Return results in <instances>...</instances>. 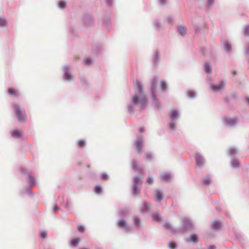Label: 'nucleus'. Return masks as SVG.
Masks as SVG:
<instances>
[{
	"label": "nucleus",
	"mask_w": 249,
	"mask_h": 249,
	"mask_svg": "<svg viewBox=\"0 0 249 249\" xmlns=\"http://www.w3.org/2000/svg\"><path fill=\"white\" fill-rule=\"evenodd\" d=\"M231 166L233 168H237L239 167V163L237 160L235 158H233L231 162Z\"/></svg>",
	"instance_id": "obj_33"
},
{
	"label": "nucleus",
	"mask_w": 249,
	"mask_h": 249,
	"mask_svg": "<svg viewBox=\"0 0 249 249\" xmlns=\"http://www.w3.org/2000/svg\"><path fill=\"white\" fill-rule=\"evenodd\" d=\"M168 0H158V2L160 5L164 6L166 5Z\"/></svg>",
	"instance_id": "obj_52"
},
{
	"label": "nucleus",
	"mask_w": 249,
	"mask_h": 249,
	"mask_svg": "<svg viewBox=\"0 0 249 249\" xmlns=\"http://www.w3.org/2000/svg\"><path fill=\"white\" fill-rule=\"evenodd\" d=\"M153 26L154 29L156 30H160L163 28V26H162L161 25L160 20L159 19H156L154 21V22L153 23Z\"/></svg>",
	"instance_id": "obj_22"
},
{
	"label": "nucleus",
	"mask_w": 249,
	"mask_h": 249,
	"mask_svg": "<svg viewBox=\"0 0 249 249\" xmlns=\"http://www.w3.org/2000/svg\"><path fill=\"white\" fill-rule=\"evenodd\" d=\"M168 247L170 249H176L177 248V245L176 243L171 242L169 243Z\"/></svg>",
	"instance_id": "obj_47"
},
{
	"label": "nucleus",
	"mask_w": 249,
	"mask_h": 249,
	"mask_svg": "<svg viewBox=\"0 0 249 249\" xmlns=\"http://www.w3.org/2000/svg\"><path fill=\"white\" fill-rule=\"evenodd\" d=\"M110 22V18L109 16L104 17L103 19L104 25L107 27L109 26Z\"/></svg>",
	"instance_id": "obj_34"
},
{
	"label": "nucleus",
	"mask_w": 249,
	"mask_h": 249,
	"mask_svg": "<svg viewBox=\"0 0 249 249\" xmlns=\"http://www.w3.org/2000/svg\"><path fill=\"white\" fill-rule=\"evenodd\" d=\"M157 77L154 76L151 82V98L152 103L155 107L157 109H160L161 108V104H160L158 98L156 95V86H157Z\"/></svg>",
	"instance_id": "obj_3"
},
{
	"label": "nucleus",
	"mask_w": 249,
	"mask_h": 249,
	"mask_svg": "<svg viewBox=\"0 0 249 249\" xmlns=\"http://www.w3.org/2000/svg\"><path fill=\"white\" fill-rule=\"evenodd\" d=\"M95 249H101L98 247H96Z\"/></svg>",
	"instance_id": "obj_64"
},
{
	"label": "nucleus",
	"mask_w": 249,
	"mask_h": 249,
	"mask_svg": "<svg viewBox=\"0 0 249 249\" xmlns=\"http://www.w3.org/2000/svg\"><path fill=\"white\" fill-rule=\"evenodd\" d=\"M187 94L188 96L190 98H194L196 96V93L193 91H188Z\"/></svg>",
	"instance_id": "obj_44"
},
{
	"label": "nucleus",
	"mask_w": 249,
	"mask_h": 249,
	"mask_svg": "<svg viewBox=\"0 0 249 249\" xmlns=\"http://www.w3.org/2000/svg\"><path fill=\"white\" fill-rule=\"evenodd\" d=\"M152 61L154 65L158 64L160 61V53L158 51H156L153 54Z\"/></svg>",
	"instance_id": "obj_20"
},
{
	"label": "nucleus",
	"mask_w": 249,
	"mask_h": 249,
	"mask_svg": "<svg viewBox=\"0 0 249 249\" xmlns=\"http://www.w3.org/2000/svg\"><path fill=\"white\" fill-rule=\"evenodd\" d=\"M223 46L225 49V50L227 53H230L231 50V44L228 41H225L223 42Z\"/></svg>",
	"instance_id": "obj_29"
},
{
	"label": "nucleus",
	"mask_w": 249,
	"mask_h": 249,
	"mask_svg": "<svg viewBox=\"0 0 249 249\" xmlns=\"http://www.w3.org/2000/svg\"><path fill=\"white\" fill-rule=\"evenodd\" d=\"M12 137L15 138H19L21 136V133L18 130H14L11 132Z\"/></svg>",
	"instance_id": "obj_30"
},
{
	"label": "nucleus",
	"mask_w": 249,
	"mask_h": 249,
	"mask_svg": "<svg viewBox=\"0 0 249 249\" xmlns=\"http://www.w3.org/2000/svg\"><path fill=\"white\" fill-rule=\"evenodd\" d=\"M226 82L224 80L220 81L217 84H214L212 83H209L210 89L214 92H218L224 91L225 89Z\"/></svg>",
	"instance_id": "obj_9"
},
{
	"label": "nucleus",
	"mask_w": 249,
	"mask_h": 249,
	"mask_svg": "<svg viewBox=\"0 0 249 249\" xmlns=\"http://www.w3.org/2000/svg\"><path fill=\"white\" fill-rule=\"evenodd\" d=\"M64 207L68 211L70 210L72 208L71 203L68 200L65 204Z\"/></svg>",
	"instance_id": "obj_43"
},
{
	"label": "nucleus",
	"mask_w": 249,
	"mask_h": 249,
	"mask_svg": "<svg viewBox=\"0 0 249 249\" xmlns=\"http://www.w3.org/2000/svg\"><path fill=\"white\" fill-rule=\"evenodd\" d=\"M245 53L248 56H249V44L246 47Z\"/></svg>",
	"instance_id": "obj_56"
},
{
	"label": "nucleus",
	"mask_w": 249,
	"mask_h": 249,
	"mask_svg": "<svg viewBox=\"0 0 249 249\" xmlns=\"http://www.w3.org/2000/svg\"><path fill=\"white\" fill-rule=\"evenodd\" d=\"M244 35L245 36H249V25H246L244 28Z\"/></svg>",
	"instance_id": "obj_45"
},
{
	"label": "nucleus",
	"mask_w": 249,
	"mask_h": 249,
	"mask_svg": "<svg viewBox=\"0 0 249 249\" xmlns=\"http://www.w3.org/2000/svg\"><path fill=\"white\" fill-rule=\"evenodd\" d=\"M135 95H131L130 102L127 105L128 112L133 114L136 107H138L140 111L143 110L147 104L148 98L143 92V88L142 83L137 80L135 85Z\"/></svg>",
	"instance_id": "obj_1"
},
{
	"label": "nucleus",
	"mask_w": 249,
	"mask_h": 249,
	"mask_svg": "<svg viewBox=\"0 0 249 249\" xmlns=\"http://www.w3.org/2000/svg\"><path fill=\"white\" fill-rule=\"evenodd\" d=\"M40 236L41 238H45L47 236V232L45 231H41L40 232Z\"/></svg>",
	"instance_id": "obj_49"
},
{
	"label": "nucleus",
	"mask_w": 249,
	"mask_h": 249,
	"mask_svg": "<svg viewBox=\"0 0 249 249\" xmlns=\"http://www.w3.org/2000/svg\"><path fill=\"white\" fill-rule=\"evenodd\" d=\"M80 249H89L87 248H81Z\"/></svg>",
	"instance_id": "obj_63"
},
{
	"label": "nucleus",
	"mask_w": 249,
	"mask_h": 249,
	"mask_svg": "<svg viewBox=\"0 0 249 249\" xmlns=\"http://www.w3.org/2000/svg\"><path fill=\"white\" fill-rule=\"evenodd\" d=\"M222 121L225 126L229 127H235L239 122L238 119L237 117H231L229 116L224 117L223 118Z\"/></svg>",
	"instance_id": "obj_8"
},
{
	"label": "nucleus",
	"mask_w": 249,
	"mask_h": 249,
	"mask_svg": "<svg viewBox=\"0 0 249 249\" xmlns=\"http://www.w3.org/2000/svg\"><path fill=\"white\" fill-rule=\"evenodd\" d=\"M78 231L81 233H84L85 232V228L84 226L80 225L78 226L77 228Z\"/></svg>",
	"instance_id": "obj_53"
},
{
	"label": "nucleus",
	"mask_w": 249,
	"mask_h": 249,
	"mask_svg": "<svg viewBox=\"0 0 249 249\" xmlns=\"http://www.w3.org/2000/svg\"><path fill=\"white\" fill-rule=\"evenodd\" d=\"M146 182L147 184H152L153 183V179L152 178L149 177L147 178V179L146 180Z\"/></svg>",
	"instance_id": "obj_54"
},
{
	"label": "nucleus",
	"mask_w": 249,
	"mask_h": 249,
	"mask_svg": "<svg viewBox=\"0 0 249 249\" xmlns=\"http://www.w3.org/2000/svg\"><path fill=\"white\" fill-rule=\"evenodd\" d=\"M151 205L150 202H147L144 200L142 201V207L141 209V212L142 213H145L148 211L150 206Z\"/></svg>",
	"instance_id": "obj_18"
},
{
	"label": "nucleus",
	"mask_w": 249,
	"mask_h": 249,
	"mask_svg": "<svg viewBox=\"0 0 249 249\" xmlns=\"http://www.w3.org/2000/svg\"><path fill=\"white\" fill-rule=\"evenodd\" d=\"M13 107L18 121L20 123L25 122L27 119L24 107L17 103H13Z\"/></svg>",
	"instance_id": "obj_2"
},
{
	"label": "nucleus",
	"mask_w": 249,
	"mask_h": 249,
	"mask_svg": "<svg viewBox=\"0 0 249 249\" xmlns=\"http://www.w3.org/2000/svg\"><path fill=\"white\" fill-rule=\"evenodd\" d=\"M7 21L3 17H0V27H5L7 25Z\"/></svg>",
	"instance_id": "obj_39"
},
{
	"label": "nucleus",
	"mask_w": 249,
	"mask_h": 249,
	"mask_svg": "<svg viewBox=\"0 0 249 249\" xmlns=\"http://www.w3.org/2000/svg\"><path fill=\"white\" fill-rule=\"evenodd\" d=\"M236 71H235V70H233V71H232V74L233 75H235V74H236Z\"/></svg>",
	"instance_id": "obj_61"
},
{
	"label": "nucleus",
	"mask_w": 249,
	"mask_h": 249,
	"mask_svg": "<svg viewBox=\"0 0 249 249\" xmlns=\"http://www.w3.org/2000/svg\"><path fill=\"white\" fill-rule=\"evenodd\" d=\"M205 50V49H202L201 50V53L203 55H205V53H204V50Z\"/></svg>",
	"instance_id": "obj_60"
},
{
	"label": "nucleus",
	"mask_w": 249,
	"mask_h": 249,
	"mask_svg": "<svg viewBox=\"0 0 249 249\" xmlns=\"http://www.w3.org/2000/svg\"><path fill=\"white\" fill-rule=\"evenodd\" d=\"M87 142L84 139H80L77 141L76 144L79 149H82L86 145Z\"/></svg>",
	"instance_id": "obj_26"
},
{
	"label": "nucleus",
	"mask_w": 249,
	"mask_h": 249,
	"mask_svg": "<svg viewBox=\"0 0 249 249\" xmlns=\"http://www.w3.org/2000/svg\"><path fill=\"white\" fill-rule=\"evenodd\" d=\"M142 185V180L138 176H135L133 179V194L134 195L140 193Z\"/></svg>",
	"instance_id": "obj_10"
},
{
	"label": "nucleus",
	"mask_w": 249,
	"mask_h": 249,
	"mask_svg": "<svg viewBox=\"0 0 249 249\" xmlns=\"http://www.w3.org/2000/svg\"><path fill=\"white\" fill-rule=\"evenodd\" d=\"M84 63L86 65H89L92 63V60L90 58H87L84 60Z\"/></svg>",
	"instance_id": "obj_50"
},
{
	"label": "nucleus",
	"mask_w": 249,
	"mask_h": 249,
	"mask_svg": "<svg viewBox=\"0 0 249 249\" xmlns=\"http://www.w3.org/2000/svg\"><path fill=\"white\" fill-rule=\"evenodd\" d=\"M106 2L108 6L111 7L113 4V0H106Z\"/></svg>",
	"instance_id": "obj_55"
},
{
	"label": "nucleus",
	"mask_w": 249,
	"mask_h": 249,
	"mask_svg": "<svg viewBox=\"0 0 249 249\" xmlns=\"http://www.w3.org/2000/svg\"><path fill=\"white\" fill-rule=\"evenodd\" d=\"M101 178L103 180H106L108 178V176L106 173H102L101 175Z\"/></svg>",
	"instance_id": "obj_51"
},
{
	"label": "nucleus",
	"mask_w": 249,
	"mask_h": 249,
	"mask_svg": "<svg viewBox=\"0 0 249 249\" xmlns=\"http://www.w3.org/2000/svg\"><path fill=\"white\" fill-rule=\"evenodd\" d=\"M117 225L119 228L123 229L124 231L126 233H130L132 231V227L127 224L126 221L124 219H121L118 220Z\"/></svg>",
	"instance_id": "obj_11"
},
{
	"label": "nucleus",
	"mask_w": 249,
	"mask_h": 249,
	"mask_svg": "<svg viewBox=\"0 0 249 249\" xmlns=\"http://www.w3.org/2000/svg\"><path fill=\"white\" fill-rule=\"evenodd\" d=\"M164 227L166 228L167 229L170 230L174 233H179L180 232L179 229H178H178L174 228L172 226V225L168 222L165 223L164 224Z\"/></svg>",
	"instance_id": "obj_19"
},
{
	"label": "nucleus",
	"mask_w": 249,
	"mask_h": 249,
	"mask_svg": "<svg viewBox=\"0 0 249 249\" xmlns=\"http://www.w3.org/2000/svg\"><path fill=\"white\" fill-rule=\"evenodd\" d=\"M78 243L79 241L77 239L74 238L71 240V245L72 247H75L78 245Z\"/></svg>",
	"instance_id": "obj_48"
},
{
	"label": "nucleus",
	"mask_w": 249,
	"mask_h": 249,
	"mask_svg": "<svg viewBox=\"0 0 249 249\" xmlns=\"http://www.w3.org/2000/svg\"><path fill=\"white\" fill-rule=\"evenodd\" d=\"M238 150L234 147H231L228 150V154L230 156H233L237 153Z\"/></svg>",
	"instance_id": "obj_32"
},
{
	"label": "nucleus",
	"mask_w": 249,
	"mask_h": 249,
	"mask_svg": "<svg viewBox=\"0 0 249 249\" xmlns=\"http://www.w3.org/2000/svg\"><path fill=\"white\" fill-rule=\"evenodd\" d=\"M145 156H146V159L147 160H149V161L152 160L154 158V156H153L152 154L150 152L145 153Z\"/></svg>",
	"instance_id": "obj_41"
},
{
	"label": "nucleus",
	"mask_w": 249,
	"mask_h": 249,
	"mask_svg": "<svg viewBox=\"0 0 249 249\" xmlns=\"http://www.w3.org/2000/svg\"><path fill=\"white\" fill-rule=\"evenodd\" d=\"M194 229V225L192 221L188 218L185 217L183 219L181 224V228H178L180 232H185L192 230Z\"/></svg>",
	"instance_id": "obj_7"
},
{
	"label": "nucleus",
	"mask_w": 249,
	"mask_h": 249,
	"mask_svg": "<svg viewBox=\"0 0 249 249\" xmlns=\"http://www.w3.org/2000/svg\"><path fill=\"white\" fill-rule=\"evenodd\" d=\"M59 209V208L57 205H55L53 208V212H54L55 211L58 210Z\"/></svg>",
	"instance_id": "obj_58"
},
{
	"label": "nucleus",
	"mask_w": 249,
	"mask_h": 249,
	"mask_svg": "<svg viewBox=\"0 0 249 249\" xmlns=\"http://www.w3.org/2000/svg\"><path fill=\"white\" fill-rule=\"evenodd\" d=\"M185 241L187 242H191L193 243H196L198 241V236L195 233L192 234L189 238H186Z\"/></svg>",
	"instance_id": "obj_21"
},
{
	"label": "nucleus",
	"mask_w": 249,
	"mask_h": 249,
	"mask_svg": "<svg viewBox=\"0 0 249 249\" xmlns=\"http://www.w3.org/2000/svg\"><path fill=\"white\" fill-rule=\"evenodd\" d=\"M211 182V178L209 177H207L206 178H204L202 179V183L203 185L208 186L210 184Z\"/></svg>",
	"instance_id": "obj_36"
},
{
	"label": "nucleus",
	"mask_w": 249,
	"mask_h": 249,
	"mask_svg": "<svg viewBox=\"0 0 249 249\" xmlns=\"http://www.w3.org/2000/svg\"><path fill=\"white\" fill-rule=\"evenodd\" d=\"M134 227L138 230H140L141 226V219L139 216H134L132 218Z\"/></svg>",
	"instance_id": "obj_17"
},
{
	"label": "nucleus",
	"mask_w": 249,
	"mask_h": 249,
	"mask_svg": "<svg viewBox=\"0 0 249 249\" xmlns=\"http://www.w3.org/2000/svg\"><path fill=\"white\" fill-rule=\"evenodd\" d=\"M143 146V140L142 137L137 136L135 142L136 151L138 155L142 153Z\"/></svg>",
	"instance_id": "obj_13"
},
{
	"label": "nucleus",
	"mask_w": 249,
	"mask_h": 249,
	"mask_svg": "<svg viewBox=\"0 0 249 249\" xmlns=\"http://www.w3.org/2000/svg\"><path fill=\"white\" fill-rule=\"evenodd\" d=\"M63 79L67 82H70L74 79V75L71 72V67L70 66L66 65L62 68Z\"/></svg>",
	"instance_id": "obj_5"
},
{
	"label": "nucleus",
	"mask_w": 249,
	"mask_h": 249,
	"mask_svg": "<svg viewBox=\"0 0 249 249\" xmlns=\"http://www.w3.org/2000/svg\"><path fill=\"white\" fill-rule=\"evenodd\" d=\"M160 178L161 181L166 182L171 178V175L167 173H162L160 174Z\"/></svg>",
	"instance_id": "obj_23"
},
{
	"label": "nucleus",
	"mask_w": 249,
	"mask_h": 249,
	"mask_svg": "<svg viewBox=\"0 0 249 249\" xmlns=\"http://www.w3.org/2000/svg\"><path fill=\"white\" fill-rule=\"evenodd\" d=\"M102 191V188L100 185H96L94 188V192L97 194H100Z\"/></svg>",
	"instance_id": "obj_42"
},
{
	"label": "nucleus",
	"mask_w": 249,
	"mask_h": 249,
	"mask_svg": "<svg viewBox=\"0 0 249 249\" xmlns=\"http://www.w3.org/2000/svg\"><path fill=\"white\" fill-rule=\"evenodd\" d=\"M246 101H247V103L249 105V97L246 98Z\"/></svg>",
	"instance_id": "obj_62"
},
{
	"label": "nucleus",
	"mask_w": 249,
	"mask_h": 249,
	"mask_svg": "<svg viewBox=\"0 0 249 249\" xmlns=\"http://www.w3.org/2000/svg\"><path fill=\"white\" fill-rule=\"evenodd\" d=\"M151 215L154 221L160 222L161 221V218L158 213H152Z\"/></svg>",
	"instance_id": "obj_40"
},
{
	"label": "nucleus",
	"mask_w": 249,
	"mask_h": 249,
	"mask_svg": "<svg viewBox=\"0 0 249 249\" xmlns=\"http://www.w3.org/2000/svg\"><path fill=\"white\" fill-rule=\"evenodd\" d=\"M204 71L207 73H210L211 72V66L209 62H206L204 63Z\"/></svg>",
	"instance_id": "obj_31"
},
{
	"label": "nucleus",
	"mask_w": 249,
	"mask_h": 249,
	"mask_svg": "<svg viewBox=\"0 0 249 249\" xmlns=\"http://www.w3.org/2000/svg\"><path fill=\"white\" fill-rule=\"evenodd\" d=\"M139 131L140 133H143L144 132V127H140L139 129Z\"/></svg>",
	"instance_id": "obj_59"
},
{
	"label": "nucleus",
	"mask_w": 249,
	"mask_h": 249,
	"mask_svg": "<svg viewBox=\"0 0 249 249\" xmlns=\"http://www.w3.org/2000/svg\"><path fill=\"white\" fill-rule=\"evenodd\" d=\"M129 213V210L128 209H123L118 212V216L120 217H125L127 216Z\"/></svg>",
	"instance_id": "obj_25"
},
{
	"label": "nucleus",
	"mask_w": 249,
	"mask_h": 249,
	"mask_svg": "<svg viewBox=\"0 0 249 249\" xmlns=\"http://www.w3.org/2000/svg\"><path fill=\"white\" fill-rule=\"evenodd\" d=\"M66 4V2L64 1H60L58 3V6L61 9H63L65 7Z\"/></svg>",
	"instance_id": "obj_46"
},
{
	"label": "nucleus",
	"mask_w": 249,
	"mask_h": 249,
	"mask_svg": "<svg viewBox=\"0 0 249 249\" xmlns=\"http://www.w3.org/2000/svg\"><path fill=\"white\" fill-rule=\"evenodd\" d=\"M170 122L169 123V128L173 130L176 129V124L180 114L178 109H175L171 111L169 113Z\"/></svg>",
	"instance_id": "obj_4"
},
{
	"label": "nucleus",
	"mask_w": 249,
	"mask_h": 249,
	"mask_svg": "<svg viewBox=\"0 0 249 249\" xmlns=\"http://www.w3.org/2000/svg\"><path fill=\"white\" fill-rule=\"evenodd\" d=\"M8 93L13 96L16 97H18L20 95V92L18 90H15L12 88L8 89Z\"/></svg>",
	"instance_id": "obj_24"
},
{
	"label": "nucleus",
	"mask_w": 249,
	"mask_h": 249,
	"mask_svg": "<svg viewBox=\"0 0 249 249\" xmlns=\"http://www.w3.org/2000/svg\"><path fill=\"white\" fill-rule=\"evenodd\" d=\"M160 86L161 90L163 91H165L167 88V85L165 81L161 80L160 82Z\"/></svg>",
	"instance_id": "obj_38"
},
{
	"label": "nucleus",
	"mask_w": 249,
	"mask_h": 249,
	"mask_svg": "<svg viewBox=\"0 0 249 249\" xmlns=\"http://www.w3.org/2000/svg\"><path fill=\"white\" fill-rule=\"evenodd\" d=\"M154 195L155 200L157 202H161L164 196L163 193L160 189H156Z\"/></svg>",
	"instance_id": "obj_14"
},
{
	"label": "nucleus",
	"mask_w": 249,
	"mask_h": 249,
	"mask_svg": "<svg viewBox=\"0 0 249 249\" xmlns=\"http://www.w3.org/2000/svg\"><path fill=\"white\" fill-rule=\"evenodd\" d=\"M177 31L180 36H184L187 33V27L183 24H178L177 26Z\"/></svg>",
	"instance_id": "obj_15"
},
{
	"label": "nucleus",
	"mask_w": 249,
	"mask_h": 249,
	"mask_svg": "<svg viewBox=\"0 0 249 249\" xmlns=\"http://www.w3.org/2000/svg\"><path fill=\"white\" fill-rule=\"evenodd\" d=\"M132 167L136 172L140 173L142 172V170L138 166L136 161L135 160L132 161Z\"/></svg>",
	"instance_id": "obj_27"
},
{
	"label": "nucleus",
	"mask_w": 249,
	"mask_h": 249,
	"mask_svg": "<svg viewBox=\"0 0 249 249\" xmlns=\"http://www.w3.org/2000/svg\"><path fill=\"white\" fill-rule=\"evenodd\" d=\"M26 181L29 184V187L24 189L20 192V194L23 195L24 194H28L31 196H33V193L31 191V187L36 184L35 179L30 175L27 176L26 178Z\"/></svg>",
	"instance_id": "obj_6"
},
{
	"label": "nucleus",
	"mask_w": 249,
	"mask_h": 249,
	"mask_svg": "<svg viewBox=\"0 0 249 249\" xmlns=\"http://www.w3.org/2000/svg\"><path fill=\"white\" fill-rule=\"evenodd\" d=\"M93 18L90 15H86L83 18V22L86 26H90L93 23Z\"/></svg>",
	"instance_id": "obj_16"
},
{
	"label": "nucleus",
	"mask_w": 249,
	"mask_h": 249,
	"mask_svg": "<svg viewBox=\"0 0 249 249\" xmlns=\"http://www.w3.org/2000/svg\"><path fill=\"white\" fill-rule=\"evenodd\" d=\"M215 247L214 245H210L208 247L207 249H215Z\"/></svg>",
	"instance_id": "obj_57"
},
{
	"label": "nucleus",
	"mask_w": 249,
	"mask_h": 249,
	"mask_svg": "<svg viewBox=\"0 0 249 249\" xmlns=\"http://www.w3.org/2000/svg\"><path fill=\"white\" fill-rule=\"evenodd\" d=\"M195 159L196 162V165L197 167L202 168L205 165V158L200 154L196 153L195 155Z\"/></svg>",
	"instance_id": "obj_12"
},
{
	"label": "nucleus",
	"mask_w": 249,
	"mask_h": 249,
	"mask_svg": "<svg viewBox=\"0 0 249 249\" xmlns=\"http://www.w3.org/2000/svg\"><path fill=\"white\" fill-rule=\"evenodd\" d=\"M221 223L218 221H214L212 224V228L213 229H218L221 227Z\"/></svg>",
	"instance_id": "obj_35"
},
{
	"label": "nucleus",
	"mask_w": 249,
	"mask_h": 249,
	"mask_svg": "<svg viewBox=\"0 0 249 249\" xmlns=\"http://www.w3.org/2000/svg\"><path fill=\"white\" fill-rule=\"evenodd\" d=\"M215 0H206V10L208 11L214 5Z\"/></svg>",
	"instance_id": "obj_28"
},
{
	"label": "nucleus",
	"mask_w": 249,
	"mask_h": 249,
	"mask_svg": "<svg viewBox=\"0 0 249 249\" xmlns=\"http://www.w3.org/2000/svg\"><path fill=\"white\" fill-rule=\"evenodd\" d=\"M164 21H167L168 23L170 24H173L174 22V18L172 16L168 15L165 18Z\"/></svg>",
	"instance_id": "obj_37"
}]
</instances>
